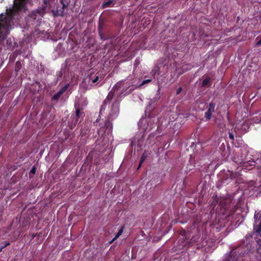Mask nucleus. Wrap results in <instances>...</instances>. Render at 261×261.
Returning a JSON list of instances; mask_svg holds the SVG:
<instances>
[{
  "mask_svg": "<svg viewBox=\"0 0 261 261\" xmlns=\"http://www.w3.org/2000/svg\"><path fill=\"white\" fill-rule=\"evenodd\" d=\"M26 4L27 0H15L13 8L7 10L6 15L0 14V37L3 32L8 31L11 27L13 16L25 9Z\"/></svg>",
  "mask_w": 261,
  "mask_h": 261,
  "instance_id": "1",
  "label": "nucleus"
},
{
  "mask_svg": "<svg viewBox=\"0 0 261 261\" xmlns=\"http://www.w3.org/2000/svg\"><path fill=\"white\" fill-rule=\"evenodd\" d=\"M75 114L71 116V120L68 121V125L71 129H73L79 122L80 118H84L85 113L82 108L75 104Z\"/></svg>",
  "mask_w": 261,
  "mask_h": 261,
  "instance_id": "2",
  "label": "nucleus"
},
{
  "mask_svg": "<svg viewBox=\"0 0 261 261\" xmlns=\"http://www.w3.org/2000/svg\"><path fill=\"white\" fill-rule=\"evenodd\" d=\"M230 204L227 203L225 199H221L217 208H219L220 213L222 215L226 216V217H230L235 213V210L233 208L229 210Z\"/></svg>",
  "mask_w": 261,
  "mask_h": 261,
  "instance_id": "3",
  "label": "nucleus"
},
{
  "mask_svg": "<svg viewBox=\"0 0 261 261\" xmlns=\"http://www.w3.org/2000/svg\"><path fill=\"white\" fill-rule=\"evenodd\" d=\"M119 111V102L115 100L112 103L111 111L109 114V119H114L117 117Z\"/></svg>",
  "mask_w": 261,
  "mask_h": 261,
  "instance_id": "4",
  "label": "nucleus"
},
{
  "mask_svg": "<svg viewBox=\"0 0 261 261\" xmlns=\"http://www.w3.org/2000/svg\"><path fill=\"white\" fill-rule=\"evenodd\" d=\"M200 236L199 233L197 232V234H196L195 236L193 237L190 241H188V239L187 238V237H185L184 240L181 241V243H183V244L182 245V247H189L190 246L193 245V243L198 242L200 238Z\"/></svg>",
  "mask_w": 261,
  "mask_h": 261,
  "instance_id": "5",
  "label": "nucleus"
},
{
  "mask_svg": "<svg viewBox=\"0 0 261 261\" xmlns=\"http://www.w3.org/2000/svg\"><path fill=\"white\" fill-rule=\"evenodd\" d=\"M45 12V9L43 8L37 9L36 11H33L30 14L29 16L34 20L38 21L41 20Z\"/></svg>",
  "mask_w": 261,
  "mask_h": 261,
  "instance_id": "6",
  "label": "nucleus"
},
{
  "mask_svg": "<svg viewBox=\"0 0 261 261\" xmlns=\"http://www.w3.org/2000/svg\"><path fill=\"white\" fill-rule=\"evenodd\" d=\"M216 103L212 101L209 103L207 111L204 113V117L207 120L211 119L212 113L215 112Z\"/></svg>",
  "mask_w": 261,
  "mask_h": 261,
  "instance_id": "7",
  "label": "nucleus"
},
{
  "mask_svg": "<svg viewBox=\"0 0 261 261\" xmlns=\"http://www.w3.org/2000/svg\"><path fill=\"white\" fill-rule=\"evenodd\" d=\"M256 165V162L254 160H250L248 162L243 163V167L247 170H251L253 169Z\"/></svg>",
  "mask_w": 261,
  "mask_h": 261,
  "instance_id": "8",
  "label": "nucleus"
},
{
  "mask_svg": "<svg viewBox=\"0 0 261 261\" xmlns=\"http://www.w3.org/2000/svg\"><path fill=\"white\" fill-rule=\"evenodd\" d=\"M114 97V92L111 90L108 94L107 98L103 101V104L101 106V109L103 108L104 106H106V105L107 103L110 104L111 100Z\"/></svg>",
  "mask_w": 261,
  "mask_h": 261,
  "instance_id": "9",
  "label": "nucleus"
},
{
  "mask_svg": "<svg viewBox=\"0 0 261 261\" xmlns=\"http://www.w3.org/2000/svg\"><path fill=\"white\" fill-rule=\"evenodd\" d=\"M89 79L90 81H91L92 83L96 84V85L99 83H97L99 80V76L94 73H91L89 76Z\"/></svg>",
  "mask_w": 261,
  "mask_h": 261,
  "instance_id": "10",
  "label": "nucleus"
},
{
  "mask_svg": "<svg viewBox=\"0 0 261 261\" xmlns=\"http://www.w3.org/2000/svg\"><path fill=\"white\" fill-rule=\"evenodd\" d=\"M114 119H109V117L108 116V119L105 122V124L104 127L106 128V129H108L109 132H111L112 130V123L111 121L113 120Z\"/></svg>",
  "mask_w": 261,
  "mask_h": 261,
  "instance_id": "11",
  "label": "nucleus"
},
{
  "mask_svg": "<svg viewBox=\"0 0 261 261\" xmlns=\"http://www.w3.org/2000/svg\"><path fill=\"white\" fill-rule=\"evenodd\" d=\"M54 16L57 17L59 16H64V10L63 8L57 9V10H53L52 11Z\"/></svg>",
  "mask_w": 261,
  "mask_h": 261,
  "instance_id": "12",
  "label": "nucleus"
},
{
  "mask_svg": "<svg viewBox=\"0 0 261 261\" xmlns=\"http://www.w3.org/2000/svg\"><path fill=\"white\" fill-rule=\"evenodd\" d=\"M212 82H211V79L210 77H206L203 81L201 84L202 87H205L206 86H211Z\"/></svg>",
  "mask_w": 261,
  "mask_h": 261,
  "instance_id": "13",
  "label": "nucleus"
},
{
  "mask_svg": "<svg viewBox=\"0 0 261 261\" xmlns=\"http://www.w3.org/2000/svg\"><path fill=\"white\" fill-rule=\"evenodd\" d=\"M254 229L257 233H260L261 232V220L258 223H255L254 225Z\"/></svg>",
  "mask_w": 261,
  "mask_h": 261,
  "instance_id": "14",
  "label": "nucleus"
},
{
  "mask_svg": "<svg viewBox=\"0 0 261 261\" xmlns=\"http://www.w3.org/2000/svg\"><path fill=\"white\" fill-rule=\"evenodd\" d=\"M89 131L90 130H89L88 127L85 126L82 128L81 134L82 136L89 135Z\"/></svg>",
  "mask_w": 261,
  "mask_h": 261,
  "instance_id": "15",
  "label": "nucleus"
},
{
  "mask_svg": "<svg viewBox=\"0 0 261 261\" xmlns=\"http://www.w3.org/2000/svg\"><path fill=\"white\" fill-rule=\"evenodd\" d=\"M113 3V1L112 0H109L107 2H105L102 5V8H106L107 7H109L111 6V5Z\"/></svg>",
  "mask_w": 261,
  "mask_h": 261,
  "instance_id": "16",
  "label": "nucleus"
},
{
  "mask_svg": "<svg viewBox=\"0 0 261 261\" xmlns=\"http://www.w3.org/2000/svg\"><path fill=\"white\" fill-rule=\"evenodd\" d=\"M146 158V155L145 154V153H143L140 160L138 169H139L141 167L142 164L144 162Z\"/></svg>",
  "mask_w": 261,
  "mask_h": 261,
  "instance_id": "17",
  "label": "nucleus"
},
{
  "mask_svg": "<svg viewBox=\"0 0 261 261\" xmlns=\"http://www.w3.org/2000/svg\"><path fill=\"white\" fill-rule=\"evenodd\" d=\"M159 71H160L159 67L158 66H155L152 69L151 72V74L152 76H154L156 74V73H159Z\"/></svg>",
  "mask_w": 261,
  "mask_h": 261,
  "instance_id": "18",
  "label": "nucleus"
},
{
  "mask_svg": "<svg viewBox=\"0 0 261 261\" xmlns=\"http://www.w3.org/2000/svg\"><path fill=\"white\" fill-rule=\"evenodd\" d=\"M98 30H99V36L100 37V38L102 40H108L111 38V37H108L107 35H106L104 33H101V31H100L99 29Z\"/></svg>",
  "mask_w": 261,
  "mask_h": 261,
  "instance_id": "19",
  "label": "nucleus"
},
{
  "mask_svg": "<svg viewBox=\"0 0 261 261\" xmlns=\"http://www.w3.org/2000/svg\"><path fill=\"white\" fill-rule=\"evenodd\" d=\"M21 68V63L19 61L16 62L15 66V71L16 72H18Z\"/></svg>",
  "mask_w": 261,
  "mask_h": 261,
  "instance_id": "20",
  "label": "nucleus"
},
{
  "mask_svg": "<svg viewBox=\"0 0 261 261\" xmlns=\"http://www.w3.org/2000/svg\"><path fill=\"white\" fill-rule=\"evenodd\" d=\"M62 95V94L59 91L57 93L54 95L53 96V100H57L60 97V96Z\"/></svg>",
  "mask_w": 261,
  "mask_h": 261,
  "instance_id": "21",
  "label": "nucleus"
},
{
  "mask_svg": "<svg viewBox=\"0 0 261 261\" xmlns=\"http://www.w3.org/2000/svg\"><path fill=\"white\" fill-rule=\"evenodd\" d=\"M254 217L255 219V223H257L260 221L259 220L261 218V214L259 213L255 214Z\"/></svg>",
  "mask_w": 261,
  "mask_h": 261,
  "instance_id": "22",
  "label": "nucleus"
},
{
  "mask_svg": "<svg viewBox=\"0 0 261 261\" xmlns=\"http://www.w3.org/2000/svg\"><path fill=\"white\" fill-rule=\"evenodd\" d=\"M123 229H124V227L122 226L120 228V229L118 230V232L117 233V234H116L115 238L113 239V240H116V239H117L120 235H121V234L123 232Z\"/></svg>",
  "mask_w": 261,
  "mask_h": 261,
  "instance_id": "23",
  "label": "nucleus"
},
{
  "mask_svg": "<svg viewBox=\"0 0 261 261\" xmlns=\"http://www.w3.org/2000/svg\"><path fill=\"white\" fill-rule=\"evenodd\" d=\"M69 86V84H66L64 86L62 87V88L59 90V91L63 94L67 90Z\"/></svg>",
  "mask_w": 261,
  "mask_h": 261,
  "instance_id": "24",
  "label": "nucleus"
},
{
  "mask_svg": "<svg viewBox=\"0 0 261 261\" xmlns=\"http://www.w3.org/2000/svg\"><path fill=\"white\" fill-rule=\"evenodd\" d=\"M36 168L35 166H33L31 170L30 175L31 174H33V175L35 174L36 173Z\"/></svg>",
  "mask_w": 261,
  "mask_h": 261,
  "instance_id": "25",
  "label": "nucleus"
},
{
  "mask_svg": "<svg viewBox=\"0 0 261 261\" xmlns=\"http://www.w3.org/2000/svg\"><path fill=\"white\" fill-rule=\"evenodd\" d=\"M228 135H229V138L230 140H231L232 141L234 140V136H233L232 133L229 132Z\"/></svg>",
  "mask_w": 261,
  "mask_h": 261,
  "instance_id": "26",
  "label": "nucleus"
},
{
  "mask_svg": "<svg viewBox=\"0 0 261 261\" xmlns=\"http://www.w3.org/2000/svg\"><path fill=\"white\" fill-rule=\"evenodd\" d=\"M182 88L181 87L177 88L176 90V94L177 95L181 93V92L182 91Z\"/></svg>",
  "mask_w": 261,
  "mask_h": 261,
  "instance_id": "27",
  "label": "nucleus"
},
{
  "mask_svg": "<svg viewBox=\"0 0 261 261\" xmlns=\"http://www.w3.org/2000/svg\"><path fill=\"white\" fill-rule=\"evenodd\" d=\"M10 243L9 242H5L4 243V245L2 246V248H5V247H7L8 246L10 245Z\"/></svg>",
  "mask_w": 261,
  "mask_h": 261,
  "instance_id": "28",
  "label": "nucleus"
},
{
  "mask_svg": "<svg viewBox=\"0 0 261 261\" xmlns=\"http://www.w3.org/2000/svg\"><path fill=\"white\" fill-rule=\"evenodd\" d=\"M151 81V80L150 79H148V80H144L142 83V84L141 85H144L145 84H147L148 83H149Z\"/></svg>",
  "mask_w": 261,
  "mask_h": 261,
  "instance_id": "29",
  "label": "nucleus"
},
{
  "mask_svg": "<svg viewBox=\"0 0 261 261\" xmlns=\"http://www.w3.org/2000/svg\"><path fill=\"white\" fill-rule=\"evenodd\" d=\"M61 3L62 4V7L61 8H63V10H64L65 8L67 7V6L63 2V1H61Z\"/></svg>",
  "mask_w": 261,
  "mask_h": 261,
  "instance_id": "30",
  "label": "nucleus"
},
{
  "mask_svg": "<svg viewBox=\"0 0 261 261\" xmlns=\"http://www.w3.org/2000/svg\"><path fill=\"white\" fill-rule=\"evenodd\" d=\"M256 45L257 46H259V45H261V38L260 39V40L257 42L256 43Z\"/></svg>",
  "mask_w": 261,
  "mask_h": 261,
  "instance_id": "31",
  "label": "nucleus"
},
{
  "mask_svg": "<svg viewBox=\"0 0 261 261\" xmlns=\"http://www.w3.org/2000/svg\"><path fill=\"white\" fill-rule=\"evenodd\" d=\"M37 233H33L32 236V238L34 239L36 237Z\"/></svg>",
  "mask_w": 261,
  "mask_h": 261,
  "instance_id": "32",
  "label": "nucleus"
},
{
  "mask_svg": "<svg viewBox=\"0 0 261 261\" xmlns=\"http://www.w3.org/2000/svg\"><path fill=\"white\" fill-rule=\"evenodd\" d=\"M259 122H260V121H258L257 119L255 121V123H258Z\"/></svg>",
  "mask_w": 261,
  "mask_h": 261,
  "instance_id": "33",
  "label": "nucleus"
},
{
  "mask_svg": "<svg viewBox=\"0 0 261 261\" xmlns=\"http://www.w3.org/2000/svg\"><path fill=\"white\" fill-rule=\"evenodd\" d=\"M3 249L4 248H2V246H1V248H0V252H1L3 250Z\"/></svg>",
  "mask_w": 261,
  "mask_h": 261,
  "instance_id": "34",
  "label": "nucleus"
},
{
  "mask_svg": "<svg viewBox=\"0 0 261 261\" xmlns=\"http://www.w3.org/2000/svg\"><path fill=\"white\" fill-rule=\"evenodd\" d=\"M47 0H45L44 3L46 4Z\"/></svg>",
  "mask_w": 261,
  "mask_h": 261,
  "instance_id": "35",
  "label": "nucleus"
},
{
  "mask_svg": "<svg viewBox=\"0 0 261 261\" xmlns=\"http://www.w3.org/2000/svg\"><path fill=\"white\" fill-rule=\"evenodd\" d=\"M102 85V83L100 84L99 85V86H101Z\"/></svg>",
  "mask_w": 261,
  "mask_h": 261,
  "instance_id": "36",
  "label": "nucleus"
}]
</instances>
